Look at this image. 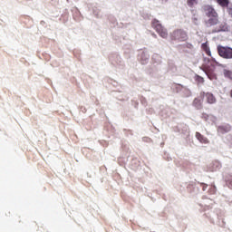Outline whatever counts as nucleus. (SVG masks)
I'll list each match as a JSON object with an SVG mask.
<instances>
[{
    "label": "nucleus",
    "instance_id": "1",
    "mask_svg": "<svg viewBox=\"0 0 232 232\" xmlns=\"http://www.w3.org/2000/svg\"><path fill=\"white\" fill-rule=\"evenodd\" d=\"M204 11L208 18L207 21L208 26H215V24H218V14H217V11H215V8L211 5H205Z\"/></svg>",
    "mask_w": 232,
    "mask_h": 232
},
{
    "label": "nucleus",
    "instance_id": "2",
    "mask_svg": "<svg viewBox=\"0 0 232 232\" xmlns=\"http://www.w3.org/2000/svg\"><path fill=\"white\" fill-rule=\"evenodd\" d=\"M217 64H218V63L217 62V60H215V58H204L203 70L209 79H211V74L213 73L215 66H217Z\"/></svg>",
    "mask_w": 232,
    "mask_h": 232
},
{
    "label": "nucleus",
    "instance_id": "3",
    "mask_svg": "<svg viewBox=\"0 0 232 232\" xmlns=\"http://www.w3.org/2000/svg\"><path fill=\"white\" fill-rule=\"evenodd\" d=\"M152 26L162 39H168V30L158 20L152 22Z\"/></svg>",
    "mask_w": 232,
    "mask_h": 232
},
{
    "label": "nucleus",
    "instance_id": "4",
    "mask_svg": "<svg viewBox=\"0 0 232 232\" xmlns=\"http://www.w3.org/2000/svg\"><path fill=\"white\" fill-rule=\"evenodd\" d=\"M218 52L220 57H223L224 59H232V48L218 46Z\"/></svg>",
    "mask_w": 232,
    "mask_h": 232
},
{
    "label": "nucleus",
    "instance_id": "5",
    "mask_svg": "<svg viewBox=\"0 0 232 232\" xmlns=\"http://www.w3.org/2000/svg\"><path fill=\"white\" fill-rule=\"evenodd\" d=\"M171 38L174 41H179V42L187 41L188 40V34H186V32H184L182 30H177V31L173 32V34L171 35Z\"/></svg>",
    "mask_w": 232,
    "mask_h": 232
},
{
    "label": "nucleus",
    "instance_id": "6",
    "mask_svg": "<svg viewBox=\"0 0 232 232\" xmlns=\"http://www.w3.org/2000/svg\"><path fill=\"white\" fill-rule=\"evenodd\" d=\"M140 61L141 64H148V62L150 61V54L146 52H142L140 55Z\"/></svg>",
    "mask_w": 232,
    "mask_h": 232
},
{
    "label": "nucleus",
    "instance_id": "7",
    "mask_svg": "<svg viewBox=\"0 0 232 232\" xmlns=\"http://www.w3.org/2000/svg\"><path fill=\"white\" fill-rule=\"evenodd\" d=\"M206 97L209 104H215V102H217V99H215V96H213L212 93L208 92Z\"/></svg>",
    "mask_w": 232,
    "mask_h": 232
},
{
    "label": "nucleus",
    "instance_id": "8",
    "mask_svg": "<svg viewBox=\"0 0 232 232\" xmlns=\"http://www.w3.org/2000/svg\"><path fill=\"white\" fill-rule=\"evenodd\" d=\"M196 138H197L198 140H199V142H201L202 144H208V140L206 139V137L202 136V134L197 132V133H196Z\"/></svg>",
    "mask_w": 232,
    "mask_h": 232
},
{
    "label": "nucleus",
    "instance_id": "9",
    "mask_svg": "<svg viewBox=\"0 0 232 232\" xmlns=\"http://www.w3.org/2000/svg\"><path fill=\"white\" fill-rule=\"evenodd\" d=\"M217 2L218 3V5L220 6H222L223 8H226L229 5V0H217Z\"/></svg>",
    "mask_w": 232,
    "mask_h": 232
},
{
    "label": "nucleus",
    "instance_id": "10",
    "mask_svg": "<svg viewBox=\"0 0 232 232\" xmlns=\"http://www.w3.org/2000/svg\"><path fill=\"white\" fill-rule=\"evenodd\" d=\"M201 48H202V50H204L206 52L207 54L209 55V57H211V51L209 50V47L208 46V43L202 44Z\"/></svg>",
    "mask_w": 232,
    "mask_h": 232
},
{
    "label": "nucleus",
    "instance_id": "11",
    "mask_svg": "<svg viewBox=\"0 0 232 232\" xmlns=\"http://www.w3.org/2000/svg\"><path fill=\"white\" fill-rule=\"evenodd\" d=\"M206 121L207 122H212L213 124H215V122H217V117L213 115H207Z\"/></svg>",
    "mask_w": 232,
    "mask_h": 232
},
{
    "label": "nucleus",
    "instance_id": "12",
    "mask_svg": "<svg viewBox=\"0 0 232 232\" xmlns=\"http://www.w3.org/2000/svg\"><path fill=\"white\" fill-rule=\"evenodd\" d=\"M193 104L196 108H200L202 106V99L196 98Z\"/></svg>",
    "mask_w": 232,
    "mask_h": 232
},
{
    "label": "nucleus",
    "instance_id": "13",
    "mask_svg": "<svg viewBox=\"0 0 232 232\" xmlns=\"http://www.w3.org/2000/svg\"><path fill=\"white\" fill-rule=\"evenodd\" d=\"M188 6L193 7L196 5H198V0H187Z\"/></svg>",
    "mask_w": 232,
    "mask_h": 232
},
{
    "label": "nucleus",
    "instance_id": "14",
    "mask_svg": "<svg viewBox=\"0 0 232 232\" xmlns=\"http://www.w3.org/2000/svg\"><path fill=\"white\" fill-rule=\"evenodd\" d=\"M223 73H224L225 77H227L228 79H231V77H232V72L231 71H229L227 69H225L223 71Z\"/></svg>",
    "mask_w": 232,
    "mask_h": 232
},
{
    "label": "nucleus",
    "instance_id": "15",
    "mask_svg": "<svg viewBox=\"0 0 232 232\" xmlns=\"http://www.w3.org/2000/svg\"><path fill=\"white\" fill-rule=\"evenodd\" d=\"M198 82H204V78L198 76Z\"/></svg>",
    "mask_w": 232,
    "mask_h": 232
},
{
    "label": "nucleus",
    "instance_id": "16",
    "mask_svg": "<svg viewBox=\"0 0 232 232\" xmlns=\"http://www.w3.org/2000/svg\"><path fill=\"white\" fill-rule=\"evenodd\" d=\"M227 12H228L229 15H232V7H228Z\"/></svg>",
    "mask_w": 232,
    "mask_h": 232
},
{
    "label": "nucleus",
    "instance_id": "17",
    "mask_svg": "<svg viewBox=\"0 0 232 232\" xmlns=\"http://www.w3.org/2000/svg\"><path fill=\"white\" fill-rule=\"evenodd\" d=\"M162 1V3H168V1H169V0H161Z\"/></svg>",
    "mask_w": 232,
    "mask_h": 232
},
{
    "label": "nucleus",
    "instance_id": "18",
    "mask_svg": "<svg viewBox=\"0 0 232 232\" xmlns=\"http://www.w3.org/2000/svg\"><path fill=\"white\" fill-rule=\"evenodd\" d=\"M191 46H192V45L190 44V45H189V48H191Z\"/></svg>",
    "mask_w": 232,
    "mask_h": 232
}]
</instances>
